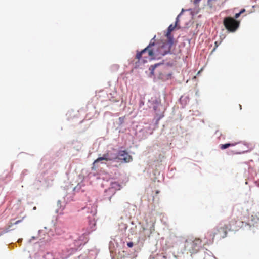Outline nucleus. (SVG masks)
<instances>
[{
	"label": "nucleus",
	"mask_w": 259,
	"mask_h": 259,
	"mask_svg": "<svg viewBox=\"0 0 259 259\" xmlns=\"http://www.w3.org/2000/svg\"><path fill=\"white\" fill-rule=\"evenodd\" d=\"M214 47L213 48V49L212 50V52H213L215 50V49H217V48L219 46V44L218 42V41H215V43H214Z\"/></svg>",
	"instance_id": "nucleus-15"
},
{
	"label": "nucleus",
	"mask_w": 259,
	"mask_h": 259,
	"mask_svg": "<svg viewBox=\"0 0 259 259\" xmlns=\"http://www.w3.org/2000/svg\"><path fill=\"white\" fill-rule=\"evenodd\" d=\"M241 15V13H236L235 14V18H238Z\"/></svg>",
	"instance_id": "nucleus-17"
},
{
	"label": "nucleus",
	"mask_w": 259,
	"mask_h": 259,
	"mask_svg": "<svg viewBox=\"0 0 259 259\" xmlns=\"http://www.w3.org/2000/svg\"><path fill=\"white\" fill-rule=\"evenodd\" d=\"M181 14H180L176 18V22H175V25L177 27L178 26V23H179V16H180Z\"/></svg>",
	"instance_id": "nucleus-14"
},
{
	"label": "nucleus",
	"mask_w": 259,
	"mask_h": 259,
	"mask_svg": "<svg viewBox=\"0 0 259 259\" xmlns=\"http://www.w3.org/2000/svg\"><path fill=\"white\" fill-rule=\"evenodd\" d=\"M187 245L191 249L190 251L192 253H197L201 247L202 240L200 238H195L194 240H187Z\"/></svg>",
	"instance_id": "nucleus-5"
},
{
	"label": "nucleus",
	"mask_w": 259,
	"mask_h": 259,
	"mask_svg": "<svg viewBox=\"0 0 259 259\" xmlns=\"http://www.w3.org/2000/svg\"><path fill=\"white\" fill-rule=\"evenodd\" d=\"M133 245L134 244L132 242H130L127 243V246L130 248L132 247L133 246Z\"/></svg>",
	"instance_id": "nucleus-16"
},
{
	"label": "nucleus",
	"mask_w": 259,
	"mask_h": 259,
	"mask_svg": "<svg viewBox=\"0 0 259 259\" xmlns=\"http://www.w3.org/2000/svg\"><path fill=\"white\" fill-rule=\"evenodd\" d=\"M245 11V10L244 9H243L241 10L239 12V13H241V14L242 13H243V12H244Z\"/></svg>",
	"instance_id": "nucleus-19"
},
{
	"label": "nucleus",
	"mask_w": 259,
	"mask_h": 259,
	"mask_svg": "<svg viewBox=\"0 0 259 259\" xmlns=\"http://www.w3.org/2000/svg\"><path fill=\"white\" fill-rule=\"evenodd\" d=\"M102 160H106V161H111L114 160V157L110 158L109 157V154L108 153L104 154L103 157H100L97 158L96 160L94 161L93 163V165H95L98 162H100Z\"/></svg>",
	"instance_id": "nucleus-10"
},
{
	"label": "nucleus",
	"mask_w": 259,
	"mask_h": 259,
	"mask_svg": "<svg viewBox=\"0 0 259 259\" xmlns=\"http://www.w3.org/2000/svg\"><path fill=\"white\" fill-rule=\"evenodd\" d=\"M227 230L228 228L225 225L217 226L214 229L213 231L208 232L207 235L211 238L212 241H213L215 237L220 240L227 236Z\"/></svg>",
	"instance_id": "nucleus-3"
},
{
	"label": "nucleus",
	"mask_w": 259,
	"mask_h": 259,
	"mask_svg": "<svg viewBox=\"0 0 259 259\" xmlns=\"http://www.w3.org/2000/svg\"><path fill=\"white\" fill-rule=\"evenodd\" d=\"M238 144H240V147H245L246 148H239L238 151H236V152L232 151L233 154H240L243 153L245 152H247L248 151V150H247L248 147L247 146L246 144H244V143H241V142H238V143L235 142V143H226L224 144H220L219 145V147L221 149L224 150V149L229 148L230 146H234Z\"/></svg>",
	"instance_id": "nucleus-6"
},
{
	"label": "nucleus",
	"mask_w": 259,
	"mask_h": 259,
	"mask_svg": "<svg viewBox=\"0 0 259 259\" xmlns=\"http://www.w3.org/2000/svg\"><path fill=\"white\" fill-rule=\"evenodd\" d=\"M223 24L226 29L230 32H235L239 27L240 22L231 17L224 18Z\"/></svg>",
	"instance_id": "nucleus-4"
},
{
	"label": "nucleus",
	"mask_w": 259,
	"mask_h": 259,
	"mask_svg": "<svg viewBox=\"0 0 259 259\" xmlns=\"http://www.w3.org/2000/svg\"><path fill=\"white\" fill-rule=\"evenodd\" d=\"M118 159L121 162L128 163L132 161L133 158L126 151H119L116 156L114 157V160Z\"/></svg>",
	"instance_id": "nucleus-8"
},
{
	"label": "nucleus",
	"mask_w": 259,
	"mask_h": 259,
	"mask_svg": "<svg viewBox=\"0 0 259 259\" xmlns=\"http://www.w3.org/2000/svg\"><path fill=\"white\" fill-rule=\"evenodd\" d=\"M57 206L56 212L60 214L62 213V211L65 208V205L62 204L60 200H58L57 201Z\"/></svg>",
	"instance_id": "nucleus-12"
},
{
	"label": "nucleus",
	"mask_w": 259,
	"mask_h": 259,
	"mask_svg": "<svg viewBox=\"0 0 259 259\" xmlns=\"http://www.w3.org/2000/svg\"><path fill=\"white\" fill-rule=\"evenodd\" d=\"M165 69L166 67L163 65V64L160 63L151 65L149 68L151 74L152 75H158L159 77H161L164 75L165 73Z\"/></svg>",
	"instance_id": "nucleus-7"
},
{
	"label": "nucleus",
	"mask_w": 259,
	"mask_h": 259,
	"mask_svg": "<svg viewBox=\"0 0 259 259\" xmlns=\"http://www.w3.org/2000/svg\"><path fill=\"white\" fill-rule=\"evenodd\" d=\"M177 27L175 25H173L171 24L169 26L167 29V32L165 35L167 37V39L169 40L174 41V38L172 35L171 34V32L172 31L174 30V29Z\"/></svg>",
	"instance_id": "nucleus-11"
},
{
	"label": "nucleus",
	"mask_w": 259,
	"mask_h": 259,
	"mask_svg": "<svg viewBox=\"0 0 259 259\" xmlns=\"http://www.w3.org/2000/svg\"><path fill=\"white\" fill-rule=\"evenodd\" d=\"M243 220L244 218L242 217L237 216V218H231L229 221L228 223L225 225L228 228V230H233L234 229H236L239 227L238 223L239 222L243 223Z\"/></svg>",
	"instance_id": "nucleus-9"
},
{
	"label": "nucleus",
	"mask_w": 259,
	"mask_h": 259,
	"mask_svg": "<svg viewBox=\"0 0 259 259\" xmlns=\"http://www.w3.org/2000/svg\"><path fill=\"white\" fill-rule=\"evenodd\" d=\"M201 0H194V4L195 5H198Z\"/></svg>",
	"instance_id": "nucleus-18"
},
{
	"label": "nucleus",
	"mask_w": 259,
	"mask_h": 259,
	"mask_svg": "<svg viewBox=\"0 0 259 259\" xmlns=\"http://www.w3.org/2000/svg\"><path fill=\"white\" fill-rule=\"evenodd\" d=\"M155 36L151 40L150 42L152 43L151 47L154 51L156 59H160L170 52L174 41L167 39L155 42Z\"/></svg>",
	"instance_id": "nucleus-1"
},
{
	"label": "nucleus",
	"mask_w": 259,
	"mask_h": 259,
	"mask_svg": "<svg viewBox=\"0 0 259 259\" xmlns=\"http://www.w3.org/2000/svg\"><path fill=\"white\" fill-rule=\"evenodd\" d=\"M152 43H149V45L141 51H137L136 55V59L139 62L145 63L148 60L156 59L155 56L154 51L151 47Z\"/></svg>",
	"instance_id": "nucleus-2"
},
{
	"label": "nucleus",
	"mask_w": 259,
	"mask_h": 259,
	"mask_svg": "<svg viewBox=\"0 0 259 259\" xmlns=\"http://www.w3.org/2000/svg\"><path fill=\"white\" fill-rule=\"evenodd\" d=\"M21 222V220H18L14 223L10 222L8 225L9 228L12 227L13 225H16Z\"/></svg>",
	"instance_id": "nucleus-13"
}]
</instances>
